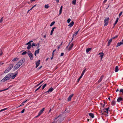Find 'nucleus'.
<instances>
[{
    "label": "nucleus",
    "mask_w": 123,
    "mask_h": 123,
    "mask_svg": "<svg viewBox=\"0 0 123 123\" xmlns=\"http://www.w3.org/2000/svg\"><path fill=\"white\" fill-rule=\"evenodd\" d=\"M17 73H15L14 75L12 73H10L6 75L4 78L1 80V82H3L5 81L9 80L11 78H12V79H13L15 78L16 76Z\"/></svg>",
    "instance_id": "nucleus-1"
},
{
    "label": "nucleus",
    "mask_w": 123,
    "mask_h": 123,
    "mask_svg": "<svg viewBox=\"0 0 123 123\" xmlns=\"http://www.w3.org/2000/svg\"><path fill=\"white\" fill-rule=\"evenodd\" d=\"M25 61V59L23 58L19 61L15 65L13 68L14 70H15L17 69L20 66L22 65Z\"/></svg>",
    "instance_id": "nucleus-2"
},
{
    "label": "nucleus",
    "mask_w": 123,
    "mask_h": 123,
    "mask_svg": "<svg viewBox=\"0 0 123 123\" xmlns=\"http://www.w3.org/2000/svg\"><path fill=\"white\" fill-rule=\"evenodd\" d=\"M27 54L29 56L30 59L31 60H32L33 58V56L31 51H28Z\"/></svg>",
    "instance_id": "nucleus-3"
},
{
    "label": "nucleus",
    "mask_w": 123,
    "mask_h": 123,
    "mask_svg": "<svg viewBox=\"0 0 123 123\" xmlns=\"http://www.w3.org/2000/svg\"><path fill=\"white\" fill-rule=\"evenodd\" d=\"M109 18H106L104 20L105 24L104 26H106L108 24Z\"/></svg>",
    "instance_id": "nucleus-4"
},
{
    "label": "nucleus",
    "mask_w": 123,
    "mask_h": 123,
    "mask_svg": "<svg viewBox=\"0 0 123 123\" xmlns=\"http://www.w3.org/2000/svg\"><path fill=\"white\" fill-rule=\"evenodd\" d=\"M117 102H119L123 101V98L121 97H118L117 100Z\"/></svg>",
    "instance_id": "nucleus-5"
},
{
    "label": "nucleus",
    "mask_w": 123,
    "mask_h": 123,
    "mask_svg": "<svg viewBox=\"0 0 123 123\" xmlns=\"http://www.w3.org/2000/svg\"><path fill=\"white\" fill-rule=\"evenodd\" d=\"M122 44H123V39L121 41L117 43L116 47H118Z\"/></svg>",
    "instance_id": "nucleus-6"
},
{
    "label": "nucleus",
    "mask_w": 123,
    "mask_h": 123,
    "mask_svg": "<svg viewBox=\"0 0 123 123\" xmlns=\"http://www.w3.org/2000/svg\"><path fill=\"white\" fill-rule=\"evenodd\" d=\"M62 115H60L59 116H58L55 119L54 121L52 123H56L57 122L56 120L57 118L58 119L59 117H62Z\"/></svg>",
    "instance_id": "nucleus-7"
},
{
    "label": "nucleus",
    "mask_w": 123,
    "mask_h": 123,
    "mask_svg": "<svg viewBox=\"0 0 123 123\" xmlns=\"http://www.w3.org/2000/svg\"><path fill=\"white\" fill-rule=\"evenodd\" d=\"M104 77V75H102L100 77V78L99 80L98 81V83H99L101 82V81L103 79Z\"/></svg>",
    "instance_id": "nucleus-8"
},
{
    "label": "nucleus",
    "mask_w": 123,
    "mask_h": 123,
    "mask_svg": "<svg viewBox=\"0 0 123 123\" xmlns=\"http://www.w3.org/2000/svg\"><path fill=\"white\" fill-rule=\"evenodd\" d=\"M79 30H80V29H79V30L78 31H77L75 32L74 33V34H73V38H72L71 42L73 40V38H74V36H76V35H77V34H78Z\"/></svg>",
    "instance_id": "nucleus-9"
},
{
    "label": "nucleus",
    "mask_w": 123,
    "mask_h": 123,
    "mask_svg": "<svg viewBox=\"0 0 123 123\" xmlns=\"http://www.w3.org/2000/svg\"><path fill=\"white\" fill-rule=\"evenodd\" d=\"M40 60H39L38 61H36V68H37V67L40 64Z\"/></svg>",
    "instance_id": "nucleus-10"
},
{
    "label": "nucleus",
    "mask_w": 123,
    "mask_h": 123,
    "mask_svg": "<svg viewBox=\"0 0 123 123\" xmlns=\"http://www.w3.org/2000/svg\"><path fill=\"white\" fill-rule=\"evenodd\" d=\"M73 95L74 94H72L69 96L68 99V101H69L71 100V98L73 96Z\"/></svg>",
    "instance_id": "nucleus-11"
},
{
    "label": "nucleus",
    "mask_w": 123,
    "mask_h": 123,
    "mask_svg": "<svg viewBox=\"0 0 123 123\" xmlns=\"http://www.w3.org/2000/svg\"><path fill=\"white\" fill-rule=\"evenodd\" d=\"M10 70V69L9 68H7L5 71L4 73H6L8 72Z\"/></svg>",
    "instance_id": "nucleus-12"
},
{
    "label": "nucleus",
    "mask_w": 123,
    "mask_h": 123,
    "mask_svg": "<svg viewBox=\"0 0 123 123\" xmlns=\"http://www.w3.org/2000/svg\"><path fill=\"white\" fill-rule=\"evenodd\" d=\"M74 24V22L73 21H72L69 24L68 26H69L70 27H71L73 26V25Z\"/></svg>",
    "instance_id": "nucleus-13"
},
{
    "label": "nucleus",
    "mask_w": 123,
    "mask_h": 123,
    "mask_svg": "<svg viewBox=\"0 0 123 123\" xmlns=\"http://www.w3.org/2000/svg\"><path fill=\"white\" fill-rule=\"evenodd\" d=\"M54 89L52 87L50 88L47 91L48 93H49V92H51L54 90Z\"/></svg>",
    "instance_id": "nucleus-14"
},
{
    "label": "nucleus",
    "mask_w": 123,
    "mask_h": 123,
    "mask_svg": "<svg viewBox=\"0 0 123 123\" xmlns=\"http://www.w3.org/2000/svg\"><path fill=\"white\" fill-rule=\"evenodd\" d=\"M89 115L92 118H93L94 117V116L93 113H89Z\"/></svg>",
    "instance_id": "nucleus-15"
},
{
    "label": "nucleus",
    "mask_w": 123,
    "mask_h": 123,
    "mask_svg": "<svg viewBox=\"0 0 123 123\" xmlns=\"http://www.w3.org/2000/svg\"><path fill=\"white\" fill-rule=\"evenodd\" d=\"M112 39H110L108 41L107 46H109L110 45L111 43L112 42Z\"/></svg>",
    "instance_id": "nucleus-16"
},
{
    "label": "nucleus",
    "mask_w": 123,
    "mask_h": 123,
    "mask_svg": "<svg viewBox=\"0 0 123 123\" xmlns=\"http://www.w3.org/2000/svg\"><path fill=\"white\" fill-rule=\"evenodd\" d=\"M62 6L60 7L59 11V14H60L62 12Z\"/></svg>",
    "instance_id": "nucleus-17"
},
{
    "label": "nucleus",
    "mask_w": 123,
    "mask_h": 123,
    "mask_svg": "<svg viewBox=\"0 0 123 123\" xmlns=\"http://www.w3.org/2000/svg\"><path fill=\"white\" fill-rule=\"evenodd\" d=\"M44 108H43L41 110H40L38 113H39L40 115H41L44 111Z\"/></svg>",
    "instance_id": "nucleus-18"
},
{
    "label": "nucleus",
    "mask_w": 123,
    "mask_h": 123,
    "mask_svg": "<svg viewBox=\"0 0 123 123\" xmlns=\"http://www.w3.org/2000/svg\"><path fill=\"white\" fill-rule=\"evenodd\" d=\"M118 67L117 66L115 67V72H117L118 71Z\"/></svg>",
    "instance_id": "nucleus-19"
},
{
    "label": "nucleus",
    "mask_w": 123,
    "mask_h": 123,
    "mask_svg": "<svg viewBox=\"0 0 123 123\" xmlns=\"http://www.w3.org/2000/svg\"><path fill=\"white\" fill-rule=\"evenodd\" d=\"M56 27H54L52 29L51 31V33H50V34L51 35L52 34L53 31H54V29H56Z\"/></svg>",
    "instance_id": "nucleus-20"
},
{
    "label": "nucleus",
    "mask_w": 123,
    "mask_h": 123,
    "mask_svg": "<svg viewBox=\"0 0 123 123\" xmlns=\"http://www.w3.org/2000/svg\"><path fill=\"white\" fill-rule=\"evenodd\" d=\"M110 108L109 107H108L107 108H105V109L106 110V111H105L104 112H106L108 114V111H109L110 110H109Z\"/></svg>",
    "instance_id": "nucleus-21"
},
{
    "label": "nucleus",
    "mask_w": 123,
    "mask_h": 123,
    "mask_svg": "<svg viewBox=\"0 0 123 123\" xmlns=\"http://www.w3.org/2000/svg\"><path fill=\"white\" fill-rule=\"evenodd\" d=\"M92 49L91 48H88L86 49V52L87 53H88Z\"/></svg>",
    "instance_id": "nucleus-22"
},
{
    "label": "nucleus",
    "mask_w": 123,
    "mask_h": 123,
    "mask_svg": "<svg viewBox=\"0 0 123 123\" xmlns=\"http://www.w3.org/2000/svg\"><path fill=\"white\" fill-rule=\"evenodd\" d=\"M18 58H15L14 59H13L12 60V61L13 62L15 61H18Z\"/></svg>",
    "instance_id": "nucleus-23"
},
{
    "label": "nucleus",
    "mask_w": 123,
    "mask_h": 123,
    "mask_svg": "<svg viewBox=\"0 0 123 123\" xmlns=\"http://www.w3.org/2000/svg\"><path fill=\"white\" fill-rule=\"evenodd\" d=\"M74 46V44L73 43H72L71 44V45L69 47V49H68V50L70 51V50Z\"/></svg>",
    "instance_id": "nucleus-24"
},
{
    "label": "nucleus",
    "mask_w": 123,
    "mask_h": 123,
    "mask_svg": "<svg viewBox=\"0 0 123 123\" xmlns=\"http://www.w3.org/2000/svg\"><path fill=\"white\" fill-rule=\"evenodd\" d=\"M116 101H113L112 102L111 105H115Z\"/></svg>",
    "instance_id": "nucleus-25"
},
{
    "label": "nucleus",
    "mask_w": 123,
    "mask_h": 123,
    "mask_svg": "<svg viewBox=\"0 0 123 123\" xmlns=\"http://www.w3.org/2000/svg\"><path fill=\"white\" fill-rule=\"evenodd\" d=\"M99 55H100V56L101 57V59L103 58L104 55V54L102 53H99Z\"/></svg>",
    "instance_id": "nucleus-26"
},
{
    "label": "nucleus",
    "mask_w": 123,
    "mask_h": 123,
    "mask_svg": "<svg viewBox=\"0 0 123 123\" xmlns=\"http://www.w3.org/2000/svg\"><path fill=\"white\" fill-rule=\"evenodd\" d=\"M38 49L37 50H36L35 51V52L36 53L38 54L39 53V50L40 49V48H39L38 49Z\"/></svg>",
    "instance_id": "nucleus-27"
},
{
    "label": "nucleus",
    "mask_w": 123,
    "mask_h": 123,
    "mask_svg": "<svg viewBox=\"0 0 123 123\" xmlns=\"http://www.w3.org/2000/svg\"><path fill=\"white\" fill-rule=\"evenodd\" d=\"M13 65L12 64L10 65L9 67L8 68H9L10 69V70L13 68Z\"/></svg>",
    "instance_id": "nucleus-28"
},
{
    "label": "nucleus",
    "mask_w": 123,
    "mask_h": 123,
    "mask_svg": "<svg viewBox=\"0 0 123 123\" xmlns=\"http://www.w3.org/2000/svg\"><path fill=\"white\" fill-rule=\"evenodd\" d=\"M31 44H29V45L27 48V49H29L31 48Z\"/></svg>",
    "instance_id": "nucleus-29"
},
{
    "label": "nucleus",
    "mask_w": 123,
    "mask_h": 123,
    "mask_svg": "<svg viewBox=\"0 0 123 123\" xmlns=\"http://www.w3.org/2000/svg\"><path fill=\"white\" fill-rule=\"evenodd\" d=\"M86 69H85L83 70V71L82 73V74H81V75L82 76H83V75H84V74L85 73V71H86Z\"/></svg>",
    "instance_id": "nucleus-30"
},
{
    "label": "nucleus",
    "mask_w": 123,
    "mask_h": 123,
    "mask_svg": "<svg viewBox=\"0 0 123 123\" xmlns=\"http://www.w3.org/2000/svg\"><path fill=\"white\" fill-rule=\"evenodd\" d=\"M76 0H73L72 1V3L74 5H75L76 3Z\"/></svg>",
    "instance_id": "nucleus-31"
},
{
    "label": "nucleus",
    "mask_w": 123,
    "mask_h": 123,
    "mask_svg": "<svg viewBox=\"0 0 123 123\" xmlns=\"http://www.w3.org/2000/svg\"><path fill=\"white\" fill-rule=\"evenodd\" d=\"M7 108H5L2 109L0 110V112H2L3 111H4L6 110H7Z\"/></svg>",
    "instance_id": "nucleus-32"
},
{
    "label": "nucleus",
    "mask_w": 123,
    "mask_h": 123,
    "mask_svg": "<svg viewBox=\"0 0 123 123\" xmlns=\"http://www.w3.org/2000/svg\"><path fill=\"white\" fill-rule=\"evenodd\" d=\"M39 44L40 43H37V44H36V46H37V49H38V48L39 47Z\"/></svg>",
    "instance_id": "nucleus-33"
},
{
    "label": "nucleus",
    "mask_w": 123,
    "mask_h": 123,
    "mask_svg": "<svg viewBox=\"0 0 123 123\" xmlns=\"http://www.w3.org/2000/svg\"><path fill=\"white\" fill-rule=\"evenodd\" d=\"M55 21H53L50 24V26H52L53 25L55 24Z\"/></svg>",
    "instance_id": "nucleus-34"
},
{
    "label": "nucleus",
    "mask_w": 123,
    "mask_h": 123,
    "mask_svg": "<svg viewBox=\"0 0 123 123\" xmlns=\"http://www.w3.org/2000/svg\"><path fill=\"white\" fill-rule=\"evenodd\" d=\"M43 82V81H42L41 82H40L36 86H38L40 85Z\"/></svg>",
    "instance_id": "nucleus-35"
},
{
    "label": "nucleus",
    "mask_w": 123,
    "mask_h": 123,
    "mask_svg": "<svg viewBox=\"0 0 123 123\" xmlns=\"http://www.w3.org/2000/svg\"><path fill=\"white\" fill-rule=\"evenodd\" d=\"M47 84H44L42 86V89H43L46 86Z\"/></svg>",
    "instance_id": "nucleus-36"
},
{
    "label": "nucleus",
    "mask_w": 123,
    "mask_h": 123,
    "mask_svg": "<svg viewBox=\"0 0 123 123\" xmlns=\"http://www.w3.org/2000/svg\"><path fill=\"white\" fill-rule=\"evenodd\" d=\"M27 100H26L25 101H24L22 103V105H21L19 106V107L20 106H21L22 105H24V103H25V102H27Z\"/></svg>",
    "instance_id": "nucleus-37"
},
{
    "label": "nucleus",
    "mask_w": 123,
    "mask_h": 123,
    "mask_svg": "<svg viewBox=\"0 0 123 123\" xmlns=\"http://www.w3.org/2000/svg\"><path fill=\"white\" fill-rule=\"evenodd\" d=\"M36 46V44H35V43H32L31 46L33 48V46Z\"/></svg>",
    "instance_id": "nucleus-38"
},
{
    "label": "nucleus",
    "mask_w": 123,
    "mask_h": 123,
    "mask_svg": "<svg viewBox=\"0 0 123 123\" xmlns=\"http://www.w3.org/2000/svg\"><path fill=\"white\" fill-rule=\"evenodd\" d=\"M9 87H8V88H7V89H4V90H0V92H2L3 91H6V90L8 89L9 88Z\"/></svg>",
    "instance_id": "nucleus-39"
},
{
    "label": "nucleus",
    "mask_w": 123,
    "mask_h": 123,
    "mask_svg": "<svg viewBox=\"0 0 123 123\" xmlns=\"http://www.w3.org/2000/svg\"><path fill=\"white\" fill-rule=\"evenodd\" d=\"M83 76L82 75H81V76H80V77L79 78L78 80V82H79V80H80V79L82 78V77Z\"/></svg>",
    "instance_id": "nucleus-40"
},
{
    "label": "nucleus",
    "mask_w": 123,
    "mask_h": 123,
    "mask_svg": "<svg viewBox=\"0 0 123 123\" xmlns=\"http://www.w3.org/2000/svg\"><path fill=\"white\" fill-rule=\"evenodd\" d=\"M45 8L47 9L49 7V6L48 5H45L44 6Z\"/></svg>",
    "instance_id": "nucleus-41"
},
{
    "label": "nucleus",
    "mask_w": 123,
    "mask_h": 123,
    "mask_svg": "<svg viewBox=\"0 0 123 123\" xmlns=\"http://www.w3.org/2000/svg\"><path fill=\"white\" fill-rule=\"evenodd\" d=\"M119 92H121L123 94V89H121L120 90Z\"/></svg>",
    "instance_id": "nucleus-42"
},
{
    "label": "nucleus",
    "mask_w": 123,
    "mask_h": 123,
    "mask_svg": "<svg viewBox=\"0 0 123 123\" xmlns=\"http://www.w3.org/2000/svg\"><path fill=\"white\" fill-rule=\"evenodd\" d=\"M27 53V52L26 51H25L24 52H23V53H22V55H25Z\"/></svg>",
    "instance_id": "nucleus-43"
},
{
    "label": "nucleus",
    "mask_w": 123,
    "mask_h": 123,
    "mask_svg": "<svg viewBox=\"0 0 123 123\" xmlns=\"http://www.w3.org/2000/svg\"><path fill=\"white\" fill-rule=\"evenodd\" d=\"M3 17H2L0 19V23H1L2 22V21L3 20Z\"/></svg>",
    "instance_id": "nucleus-44"
},
{
    "label": "nucleus",
    "mask_w": 123,
    "mask_h": 123,
    "mask_svg": "<svg viewBox=\"0 0 123 123\" xmlns=\"http://www.w3.org/2000/svg\"><path fill=\"white\" fill-rule=\"evenodd\" d=\"M71 21V19L70 18H68L67 20V22L68 23H69Z\"/></svg>",
    "instance_id": "nucleus-45"
},
{
    "label": "nucleus",
    "mask_w": 123,
    "mask_h": 123,
    "mask_svg": "<svg viewBox=\"0 0 123 123\" xmlns=\"http://www.w3.org/2000/svg\"><path fill=\"white\" fill-rule=\"evenodd\" d=\"M122 13H123L122 12H121L119 14V17H120L121 16V15H122Z\"/></svg>",
    "instance_id": "nucleus-46"
},
{
    "label": "nucleus",
    "mask_w": 123,
    "mask_h": 123,
    "mask_svg": "<svg viewBox=\"0 0 123 123\" xmlns=\"http://www.w3.org/2000/svg\"><path fill=\"white\" fill-rule=\"evenodd\" d=\"M118 22V21L116 20V21H115V23L114 24V26L115 25L117 24Z\"/></svg>",
    "instance_id": "nucleus-47"
},
{
    "label": "nucleus",
    "mask_w": 123,
    "mask_h": 123,
    "mask_svg": "<svg viewBox=\"0 0 123 123\" xmlns=\"http://www.w3.org/2000/svg\"><path fill=\"white\" fill-rule=\"evenodd\" d=\"M118 37V36H117V35L116 36H115L114 37H113V38H112V39H114L116 38H117V37Z\"/></svg>",
    "instance_id": "nucleus-48"
},
{
    "label": "nucleus",
    "mask_w": 123,
    "mask_h": 123,
    "mask_svg": "<svg viewBox=\"0 0 123 123\" xmlns=\"http://www.w3.org/2000/svg\"><path fill=\"white\" fill-rule=\"evenodd\" d=\"M62 43H61V44L59 45V46H58V49H59V48L60 47V46L62 45Z\"/></svg>",
    "instance_id": "nucleus-49"
},
{
    "label": "nucleus",
    "mask_w": 123,
    "mask_h": 123,
    "mask_svg": "<svg viewBox=\"0 0 123 123\" xmlns=\"http://www.w3.org/2000/svg\"><path fill=\"white\" fill-rule=\"evenodd\" d=\"M31 44V43H30V42H28L27 43H26V45H29V44Z\"/></svg>",
    "instance_id": "nucleus-50"
},
{
    "label": "nucleus",
    "mask_w": 123,
    "mask_h": 123,
    "mask_svg": "<svg viewBox=\"0 0 123 123\" xmlns=\"http://www.w3.org/2000/svg\"><path fill=\"white\" fill-rule=\"evenodd\" d=\"M41 115H40L39 113H38V115L37 116H36L35 117H37L39 116H40Z\"/></svg>",
    "instance_id": "nucleus-51"
},
{
    "label": "nucleus",
    "mask_w": 123,
    "mask_h": 123,
    "mask_svg": "<svg viewBox=\"0 0 123 123\" xmlns=\"http://www.w3.org/2000/svg\"><path fill=\"white\" fill-rule=\"evenodd\" d=\"M25 109H24L21 111V113H23L24 112V111H25Z\"/></svg>",
    "instance_id": "nucleus-52"
},
{
    "label": "nucleus",
    "mask_w": 123,
    "mask_h": 123,
    "mask_svg": "<svg viewBox=\"0 0 123 123\" xmlns=\"http://www.w3.org/2000/svg\"><path fill=\"white\" fill-rule=\"evenodd\" d=\"M64 53H62L61 54L60 56H62L63 55H64Z\"/></svg>",
    "instance_id": "nucleus-53"
},
{
    "label": "nucleus",
    "mask_w": 123,
    "mask_h": 123,
    "mask_svg": "<svg viewBox=\"0 0 123 123\" xmlns=\"http://www.w3.org/2000/svg\"><path fill=\"white\" fill-rule=\"evenodd\" d=\"M0 52H1V53H0V56L2 54H3V53H2V51H1Z\"/></svg>",
    "instance_id": "nucleus-54"
},
{
    "label": "nucleus",
    "mask_w": 123,
    "mask_h": 123,
    "mask_svg": "<svg viewBox=\"0 0 123 123\" xmlns=\"http://www.w3.org/2000/svg\"><path fill=\"white\" fill-rule=\"evenodd\" d=\"M107 0H105L103 1V3H105L107 1Z\"/></svg>",
    "instance_id": "nucleus-55"
},
{
    "label": "nucleus",
    "mask_w": 123,
    "mask_h": 123,
    "mask_svg": "<svg viewBox=\"0 0 123 123\" xmlns=\"http://www.w3.org/2000/svg\"><path fill=\"white\" fill-rule=\"evenodd\" d=\"M4 63H3L2 62H0V66H1Z\"/></svg>",
    "instance_id": "nucleus-56"
},
{
    "label": "nucleus",
    "mask_w": 123,
    "mask_h": 123,
    "mask_svg": "<svg viewBox=\"0 0 123 123\" xmlns=\"http://www.w3.org/2000/svg\"><path fill=\"white\" fill-rule=\"evenodd\" d=\"M39 89H38V88H37L35 90V92H36Z\"/></svg>",
    "instance_id": "nucleus-57"
},
{
    "label": "nucleus",
    "mask_w": 123,
    "mask_h": 123,
    "mask_svg": "<svg viewBox=\"0 0 123 123\" xmlns=\"http://www.w3.org/2000/svg\"><path fill=\"white\" fill-rule=\"evenodd\" d=\"M52 54V56H53L54 55V52H53H53Z\"/></svg>",
    "instance_id": "nucleus-58"
},
{
    "label": "nucleus",
    "mask_w": 123,
    "mask_h": 123,
    "mask_svg": "<svg viewBox=\"0 0 123 123\" xmlns=\"http://www.w3.org/2000/svg\"><path fill=\"white\" fill-rule=\"evenodd\" d=\"M118 19H119V18H117L116 19V20H117V21H118Z\"/></svg>",
    "instance_id": "nucleus-59"
},
{
    "label": "nucleus",
    "mask_w": 123,
    "mask_h": 123,
    "mask_svg": "<svg viewBox=\"0 0 123 123\" xmlns=\"http://www.w3.org/2000/svg\"><path fill=\"white\" fill-rule=\"evenodd\" d=\"M42 86V85H41V86H39L38 88V89H39L41 87V86Z\"/></svg>",
    "instance_id": "nucleus-60"
},
{
    "label": "nucleus",
    "mask_w": 123,
    "mask_h": 123,
    "mask_svg": "<svg viewBox=\"0 0 123 123\" xmlns=\"http://www.w3.org/2000/svg\"><path fill=\"white\" fill-rule=\"evenodd\" d=\"M42 86V85H41V86H39L38 88V89H39L41 87V86Z\"/></svg>",
    "instance_id": "nucleus-61"
},
{
    "label": "nucleus",
    "mask_w": 123,
    "mask_h": 123,
    "mask_svg": "<svg viewBox=\"0 0 123 123\" xmlns=\"http://www.w3.org/2000/svg\"><path fill=\"white\" fill-rule=\"evenodd\" d=\"M30 11V9L28 10V11H27V13H28Z\"/></svg>",
    "instance_id": "nucleus-62"
},
{
    "label": "nucleus",
    "mask_w": 123,
    "mask_h": 123,
    "mask_svg": "<svg viewBox=\"0 0 123 123\" xmlns=\"http://www.w3.org/2000/svg\"><path fill=\"white\" fill-rule=\"evenodd\" d=\"M36 0H31V1L32 2V1H34Z\"/></svg>",
    "instance_id": "nucleus-63"
},
{
    "label": "nucleus",
    "mask_w": 123,
    "mask_h": 123,
    "mask_svg": "<svg viewBox=\"0 0 123 123\" xmlns=\"http://www.w3.org/2000/svg\"><path fill=\"white\" fill-rule=\"evenodd\" d=\"M56 1L58 3L59 1V0H56Z\"/></svg>",
    "instance_id": "nucleus-64"
}]
</instances>
